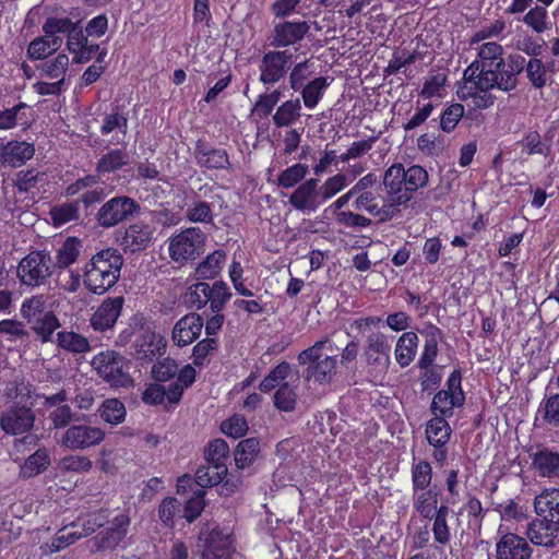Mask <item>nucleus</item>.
Returning <instances> with one entry per match:
<instances>
[{
  "label": "nucleus",
  "mask_w": 559,
  "mask_h": 559,
  "mask_svg": "<svg viewBox=\"0 0 559 559\" xmlns=\"http://www.w3.org/2000/svg\"><path fill=\"white\" fill-rule=\"evenodd\" d=\"M525 70L526 78L535 88L547 84V70L538 58L526 60L520 53L503 58V48L496 41L483 44L477 58L463 71L456 95L461 100H469L477 109L493 106L496 96L492 90L509 93L516 88L519 75Z\"/></svg>",
  "instance_id": "obj_1"
},
{
  "label": "nucleus",
  "mask_w": 559,
  "mask_h": 559,
  "mask_svg": "<svg viewBox=\"0 0 559 559\" xmlns=\"http://www.w3.org/2000/svg\"><path fill=\"white\" fill-rule=\"evenodd\" d=\"M428 178L427 170L420 165L405 168L403 164L394 163L384 171L382 183L394 217L401 212V206L406 205L428 183Z\"/></svg>",
  "instance_id": "obj_2"
},
{
  "label": "nucleus",
  "mask_w": 559,
  "mask_h": 559,
  "mask_svg": "<svg viewBox=\"0 0 559 559\" xmlns=\"http://www.w3.org/2000/svg\"><path fill=\"white\" fill-rule=\"evenodd\" d=\"M124 259L118 249L106 248L90 259L83 270V283L93 294L103 295L120 278Z\"/></svg>",
  "instance_id": "obj_3"
},
{
  "label": "nucleus",
  "mask_w": 559,
  "mask_h": 559,
  "mask_svg": "<svg viewBox=\"0 0 559 559\" xmlns=\"http://www.w3.org/2000/svg\"><path fill=\"white\" fill-rule=\"evenodd\" d=\"M328 344L331 345V341L326 336L298 354L299 365L307 366L304 371L305 380L322 385L331 383L334 379L337 368L336 356L321 358L322 350Z\"/></svg>",
  "instance_id": "obj_4"
},
{
  "label": "nucleus",
  "mask_w": 559,
  "mask_h": 559,
  "mask_svg": "<svg viewBox=\"0 0 559 559\" xmlns=\"http://www.w3.org/2000/svg\"><path fill=\"white\" fill-rule=\"evenodd\" d=\"M91 366L96 374L112 388H124L133 382L130 360L116 350L99 352L92 358Z\"/></svg>",
  "instance_id": "obj_5"
},
{
  "label": "nucleus",
  "mask_w": 559,
  "mask_h": 559,
  "mask_svg": "<svg viewBox=\"0 0 559 559\" xmlns=\"http://www.w3.org/2000/svg\"><path fill=\"white\" fill-rule=\"evenodd\" d=\"M462 378L461 369L454 368L445 381V388L435 392L429 407L433 416H443L448 419L454 415V408L464 406L466 394L462 386Z\"/></svg>",
  "instance_id": "obj_6"
},
{
  "label": "nucleus",
  "mask_w": 559,
  "mask_h": 559,
  "mask_svg": "<svg viewBox=\"0 0 559 559\" xmlns=\"http://www.w3.org/2000/svg\"><path fill=\"white\" fill-rule=\"evenodd\" d=\"M53 270L55 263L50 253L34 250L19 262L16 275L22 285L38 287L49 283Z\"/></svg>",
  "instance_id": "obj_7"
},
{
  "label": "nucleus",
  "mask_w": 559,
  "mask_h": 559,
  "mask_svg": "<svg viewBox=\"0 0 559 559\" xmlns=\"http://www.w3.org/2000/svg\"><path fill=\"white\" fill-rule=\"evenodd\" d=\"M293 53L288 49L265 51L258 66L259 82L266 90L284 82L293 66Z\"/></svg>",
  "instance_id": "obj_8"
},
{
  "label": "nucleus",
  "mask_w": 559,
  "mask_h": 559,
  "mask_svg": "<svg viewBox=\"0 0 559 559\" xmlns=\"http://www.w3.org/2000/svg\"><path fill=\"white\" fill-rule=\"evenodd\" d=\"M362 356L369 372L384 378L391 365V337L380 331L370 333Z\"/></svg>",
  "instance_id": "obj_9"
},
{
  "label": "nucleus",
  "mask_w": 559,
  "mask_h": 559,
  "mask_svg": "<svg viewBox=\"0 0 559 559\" xmlns=\"http://www.w3.org/2000/svg\"><path fill=\"white\" fill-rule=\"evenodd\" d=\"M194 483L203 490L221 485V495L231 496L240 486L241 479L228 473L227 465L207 463L195 471Z\"/></svg>",
  "instance_id": "obj_10"
},
{
  "label": "nucleus",
  "mask_w": 559,
  "mask_h": 559,
  "mask_svg": "<svg viewBox=\"0 0 559 559\" xmlns=\"http://www.w3.org/2000/svg\"><path fill=\"white\" fill-rule=\"evenodd\" d=\"M451 436V426L443 416H433L425 425L426 440L432 447L431 459L440 468L447 464Z\"/></svg>",
  "instance_id": "obj_11"
},
{
  "label": "nucleus",
  "mask_w": 559,
  "mask_h": 559,
  "mask_svg": "<svg viewBox=\"0 0 559 559\" xmlns=\"http://www.w3.org/2000/svg\"><path fill=\"white\" fill-rule=\"evenodd\" d=\"M140 210L139 203L127 195L114 197L106 201L95 215L103 228H111L133 216Z\"/></svg>",
  "instance_id": "obj_12"
},
{
  "label": "nucleus",
  "mask_w": 559,
  "mask_h": 559,
  "mask_svg": "<svg viewBox=\"0 0 559 559\" xmlns=\"http://www.w3.org/2000/svg\"><path fill=\"white\" fill-rule=\"evenodd\" d=\"M166 338L151 330H142L134 338L131 345V355L136 360L152 362L154 359L162 357L166 353Z\"/></svg>",
  "instance_id": "obj_13"
},
{
  "label": "nucleus",
  "mask_w": 559,
  "mask_h": 559,
  "mask_svg": "<svg viewBox=\"0 0 559 559\" xmlns=\"http://www.w3.org/2000/svg\"><path fill=\"white\" fill-rule=\"evenodd\" d=\"M105 436V431L99 427L78 424L68 427L61 444L72 451L85 450L100 444Z\"/></svg>",
  "instance_id": "obj_14"
},
{
  "label": "nucleus",
  "mask_w": 559,
  "mask_h": 559,
  "mask_svg": "<svg viewBox=\"0 0 559 559\" xmlns=\"http://www.w3.org/2000/svg\"><path fill=\"white\" fill-rule=\"evenodd\" d=\"M202 559H231L235 552L234 539L230 533L214 527L209 533H201Z\"/></svg>",
  "instance_id": "obj_15"
},
{
  "label": "nucleus",
  "mask_w": 559,
  "mask_h": 559,
  "mask_svg": "<svg viewBox=\"0 0 559 559\" xmlns=\"http://www.w3.org/2000/svg\"><path fill=\"white\" fill-rule=\"evenodd\" d=\"M35 416L33 411L26 406H12L0 417V426L5 433L22 435L34 426Z\"/></svg>",
  "instance_id": "obj_16"
},
{
  "label": "nucleus",
  "mask_w": 559,
  "mask_h": 559,
  "mask_svg": "<svg viewBox=\"0 0 559 559\" xmlns=\"http://www.w3.org/2000/svg\"><path fill=\"white\" fill-rule=\"evenodd\" d=\"M320 182L318 178L306 179L292 192L288 203L297 211L302 213H313L321 207L317 185Z\"/></svg>",
  "instance_id": "obj_17"
},
{
  "label": "nucleus",
  "mask_w": 559,
  "mask_h": 559,
  "mask_svg": "<svg viewBox=\"0 0 559 559\" xmlns=\"http://www.w3.org/2000/svg\"><path fill=\"white\" fill-rule=\"evenodd\" d=\"M310 26L306 21H285L274 26L271 46L284 48L301 41Z\"/></svg>",
  "instance_id": "obj_18"
},
{
  "label": "nucleus",
  "mask_w": 559,
  "mask_h": 559,
  "mask_svg": "<svg viewBox=\"0 0 559 559\" xmlns=\"http://www.w3.org/2000/svg\"><path fill=\"white\" fill-rule=\"evenodd\" d=\"M205 235L199 227H190L177 234V262L194 260L203 251Z\"/></svg>",
  "instance_id": "obj_19"
},
{
  "label": "nucleus",
  "mask_w": 559,
  "mask_h": 559,
  "mask_svg": "<svg viewBox=\"0 0 559 559\" xmlns=\"http://www.w3.org/2000/svg\"><path fill=\"white\" fill-rule=\"evenodd\" d=\"M381 195L374 191H367L357 194L353 206L357 211H366L368 214L377 218L378 223H386L394 217L393 209L390 207L388 200L383 199L382 204H379Z\"/></svg>",
  "instance_id": "obj_20"
},
{
  "label": "nucleus",
  "mask_w": 559,
  "mask_h": 559,
  "mask_svg": "<svg viewBox=\"0 0 559 559\" xmlns=\"http://www.w3.org/2000/svg\"><path fill=\"white\" fill-rule=\"evenodd\" d=\"M194 157L202 168L223 170L231 167L229 155L225 148L212 147L200 140L194 148Z\"/></svg>",
  "instance_id": "obj_21"
},
{
  "label": "nucleus",
  "mask_w": 559,
  "mask_h": 559,
  "mask_svg": "<svg viewBox=\"0 0 559 559\" xmlns=\"http://www.w3.org/2000/svg\"><path fill=\"white\" fill-rule=\"evenodd\" d=\"M123 302L124 299L121 296L104 300L90 320L92 328L96 331L111 329L121 313Z\"/></svg>",
  "instance_id": "obj_22"
},
{
  "label": "nucleus",
  "mask_w": 559,
  "mask_h": 559,
  "mask_svg": "<svg viewBox=\"0 0 559 559\" xmlns=\"http://www.w3.org/2000/svg\"><path fill=\"white\" fill-rule=\"evenodd\" d=\"M153 237V229L142 222L131 224L121 237L119 243L127 252H139L147 248Z\"/></svg>",
  "instance_id": "obj_23"
},
{
  "label": "nucleus",
  "mask_w": 559,
  "mask_h": 559,
  "mask_svg": "<svg viewBox=\"0 0 559 559\" xmlns=\"http://www.w3.org/2000/svg\"><path fill=\"white\" fill-rule=\"evenodd\" d=\"M13 187L19 194H25L24 199L34 203L46 181V174L35 168L20 170L13 178Z\"/></svg>",
  "instance_id": "obj_24"
},
{
  "label": "nucleus",
  "mask_w": 559,
  "mask_h": 559,
  "mask_svg": "<svg viewBox=\"0 0 559 559\" xmlns=\"http://www.w3.org/2000/svg\"><path fill=\"white\" fill-rule=\"evenodd\" d=\"M497 559H530L532 549L525 538L504 534L496 546Z\"/></svg>",
  "instance_id": "obj_25"
},
{
  "label": "nucleus",
  "mask_w": 559,
  "mask_h": 559,
  "mask_svg": "<svg viewBox=\"0 0 559 559\" xmlns=\"http://www.w3.org/2000/svg\"><path fill=\"white\" fill-rule=\"evenodd\" d=\"M35 154V146L25 141H10L0 148V163L16 168L29 160Z\"/></svg>",
  "instance_id": "obj_26"
},
{
  "label": "nucleus",
  "mask_w": 559,
  "mask_h": 559,
  "mask_svg": "<svg viewBox=\"0 0 559 559\" xmlns=\"http://www.w3.org/2000/svg\"><path fill=\"white\" fill-rule=\"evenodd\" d=\"M534 509L539 518L559 530V489L545 490L534 499Z\"/></svg>",
  "instance_id": "obj_27"
},
{
  "label": "nucleus",
  "mask_w": 559,
  "mask_h": 559,
  "mask_svg": "<svg viewBox=\"0 0 559 559\" xmlns=\"http://www.w3.org/2000/svg\"><path fill=\"white\" fill-rule=\"evenodd\" d=\"M204 321L198 313H189L177 321V346L182 347L193 343L201 335Z\"/></svg>",
  "instance_id": "obj_28"
},
{
  "label": "nucleus",
  "mask_w": 559,
  "mask_h": 559,
  "mask_svg": "<svg viewBox=\"0 0 559 559\" xmlns=\"http://www.w3.org/2000/svg\"><path fill=\"white\" fill-rule=\"evenodd\" d=\"M558 531L554 524L543 518H538L528 524L526 534L534 545L550 548L555 546Z\"/></svg>",
  "instance_id": "obj_29"
},
{
  "label": "nucleus",
  "mask_w": 559,
  "mask_h": 559,
  "mask_svg": "<svg viewBox=\"0 0 559 559\" xmlns=\"http://www.w3.org/2000/svg\"><path fill=\"white\" fill-rule=\"evenodd\" d=\"M418 344L419 337L414 331L404 332L399 336L394 347V357L401 368H406L414 361Z\"/></svg>",
  "instance_id": "obj_30"
},
{
  "label": "nucleus",
  "mask_w": 559,
  "mask_h": 559,
  "mask_svg": "<svg viewBox=\"0 0 559 559\" xmlns=\"http://www.w3.org/2000/svg\"><path fill=\"white\" fill-rule=\"evenodd\" d=\"M532 465L540 477H559V452L539 449L532 455Z\"/></svg>",
  "instance_id": "obj_31"
},
{
  "label": "nucleus",
  "mask_w": 559,
  "mask_h": 559,
  "mask_svg": "<svg viewBox=\"0 0 559 559\" xmlns=\"http://www.w3.org/2000/svg\"><path fill=\"white\" fill-rule=\"evenodd\" d=\"M301 102L298 97L283 102L272 116L274 126L278 129L290 127L301 117Z\"/></svg>",
  "instance_id": "obj_32"
},
{
  "label": "nucleus",
  "mask_w": 559,
  "mask_h": 559,
  "mask_svg": "<svg viewBox=\"0 0 559 559\" xmlns=\"http://www.w3.org/2000/svg\"><path fill=\"white\" fill-rule=\"evenodd\" d=\"M226 260V252L217 249L205 257L194 270V278L200 282L214 280L221 273L222 265Z\"/></svg>",
  "instance_id": "obj_33"
},
{
  "label": "nucleus",
  "mask_w": 559,
  "mask_h": 559,
  "mask_svg": "<svg viewBox=\"0 0 559 559\" xmlns=\"http://www.w3.org/2000/svg\"><path fill=\"white\" fill-rule=\"evenodd\" d=\"M50 465L49 451L46 448H40L31 454L20 466L19 476L23 479H28L45 472Z\"/></svg>",
  "instance_id": "obj_34"
},
{
  "label": "nucleus",
  "mask_w": 559,
  "mask_h": 559,
  "mask_svg": "<svg viewBox=\"0 0 559 559\" xmlns=\"http://www.w3.org/2000/svg\"><path fill=\"white\" fill-rule=\"evenodd\" d=\"M329 85L326 76H316L301 87L298 92H300L305 107L314 109L322 100Z\"/></svg>",
  "instance_id": "obj_35"
},
{
  "label": "nucleus",
  "mask_w": 559,
  "mask_h": 559,
  "mask_svg": "<svg viewBox=\"0 0 559 559\" xmlns=\"http://www.w3.org/2000/svg\"><path fill=\"white\" fill-rule=\"evenodd\" d=\"M260 453V440L258 438H247L239 441L235 451L234 460L238 469H245L251 466Z\"/></svg>",
  "instance_id": "obj_36"
},
{
  "label": "nucleus",
  "mask_w": 559,
  "mask_h": 559,
  "mask_svg": "<svg viewBox=\"0 0 559 559\" xmlns=\"http://www.w3.org/2000/svg\"><path fill=\"white\" fill-rule=\"evenodd\" d=\"M438 498L439 492L436 486L424 490L418 489L417 493L413 492V508L421 518L432 520Z\"/></svg>",
  "instance_id": "obj_37"
},
{
  "label": "nucleus",
  "mask_w": 559,
  "mask_h": 559,
  "mask_svg": "<svg viewBox=\"0 0 559 559\" xmlns=\"http://www.w3.org/2000/svg\"><path fill=\"white\" fill-rule=\"evenodd\" d=\"M352 180L347 175L337 173L317 185L318 198L321 206L349 186Z\"/></svg>",
  "instance_id": "obj_38"
},
{
  "label": "nucleus",
  "mask_w": 559,
  "mask_h": 559,
  "mask_svg": "<svg viewBox=\"0 0 559 559\" xmlns=\"http://www.w3.org/2000/svg\"><path fill=\"white\" fill-rule=\"evenodd\" d=\"M432 465L425 459L413 457L411 466L412 489L417 493L418 489H427L432 481Z\"/></svg>",
  "instance_id": "obj_39"
},
{
  "label": "nucleus",
  "mask_w": 559,
  "mask_h": 559,
  "mask_svg": "<svg viewBox=\"0 0 559 559\" xmlns=\"http://www.w3.org/2000/svg\"><path fill=\"white\" fill-rule=\"evenodd\" d=\"M523 154L527 156L543 155L545 158L551 154V143L543 141L537 130H530L518 142Z\"/></svg>",
  "instance_id": "obj_40"
},
{
  "label": "nucleus",
  "mask_w": 559,
  "mask_h": 559,
  "mask_svg": "<svg viewBox=\"0 0 559 559\" xmlns=\"http://www.w3.org/2000/svg\"><path fill=\"white\" fill-rule=\"evenodd\" d=\"M62 38H49L44 36L33 39L27 47V56L32 60H44L51 53L56 52L62 45Z\"/></svg>",
  "instance_id": "obj_41"
},
{
  "label": "nucleus",
  "mask_w": 559,
  "mask_h": 559,
  "mask_svg": "<svg viewBox=\"0 0 559 559\" xmlns=\"http://www.w3.org/2000/svg\"><path fill=\"white\" fill-rule=\"evenodd\" d=\"M207 293H210V285L198 281L187 287L185 294H182V304L188 309L200 310L209 302Z\"/></svg>",
  "instance_id": "obj_42"
},
{
  "label": "nucleus",
  "mask_w": 559,
  "mask_h": 559,
  "mask_svg": "<svg viewBox=\"0 0 559 559\" xmlns=\"http://www.w3.org/2000/svg\"><path fill=\"white\" fill-rule=\"evenodd\" d=\"M167 400L171 405L175 403V382H170L168 386L160 383H151L142 393V401L147 405H159Z\"/></svg>",
  "instance_id": "obj_43"
},
{
  "label": "nucleus",
  "mask_w": 559,
  "mask_h": 559,
  "mask_svg": "<svg viewBox=\"0 0 559 559\" xmlns=\"http://www.w3.org/2000/svg\"><path fill=\"white\" fill-rule=\"evenodd\" d=\"M82 242L75 237H69L56 252L55 267L67 269L73 264L81 252Z\"/></svg>",
  "instance_id": "obj_44"
},
{
  "label": "nucleus",
  "mask_w": 559,
  "mask_h": 559,
  "mask_svg": "<svg viewBox=\"0 0 559 559\" xmlns=\"http://www.w3.org/2000/svg\"><path fill=\"white\" fill-rule=\"evenodd\" d=\"M98 413L105 423L117 426L126 419L127 409L120 400L107 399L102 403Z\"/></svg>",
  "instance_id": "obj_45"
},
{
  "label": "nucleus",
  "mask_w": 559,
  "mask_h": 559,
  "mask_svg": "<svg viewBox=\"0 0 559 559\" xmlns=\"http://www.w3.org/2000/svg\"><path fill=\"white\" fill-rule=\"evenodd\" d=\"M332 218L337 226L354 231L369 228L373 224L371 218L353 211L337 212Z\"/></svg>",
  "instance_id": "obj_46"
},
{
  "label": "nucleus",
  "mask_w": 559,
  "mask_h": 559,
  "mask_svg": "<svg viewBox=\"0 0 559 559\" xmlns=\"http://www.w3.org/2000/svg\"><path fill=\"white\" fill-rule=\"evenodd\" d=\"M309 166L302 163H296L285 168L277 177V186L284 189H290L305 181Z\"/></svg>",
  "instance_id": "obj_47"
},
{
  "label": "nucleus",
  "mask_w": 559,
  "mask_h": 559,
  "mask_svg": "<svg viewBox=\"0 0 559 559\" xmlns=\"http://www.w3.org/2000/svg\"><path fill=\"white\" fill-rule=\"evenodd\" d=\"M129 163V155L121 148H115L104 154L96 165L98 174L112 173Z\"/></svg>",
  "instance_id": "obj_48"
},
{
  "label": "nucleus",
  "mask_w": 559,
  "mask_h": 559,
  "mask_svg": "<svg viewBox=\"0 0 559 559\" xmlns=\"http://www.w3.org/2000/svg\"><path fill=\"white\" fill-rule=\"evenodd\" d=\"M448 82V75L443 72H430L425 78L423 87L419 92V97L423 99H431L435 97H442L444 87Z\"/></svg>",
  "instance_id": "obj_49"
},
{
  "label": "nucleus",
  "mask_w": 559,
  "mask_h": 559,
  "mask_svg": "<svg viewBox=\"0 0 559 559\" xmlns=\"http://www.w3.org/2000/svg\"><path fill=\"white\" fill-rule=\"evenodd\" d=\"M210 309L212 312H222L226 304L230 300L233 294L230 288L224 281H216L210 286V293H207Z\"/></svg>",
  "instance_id": "obj_50"
},
{
  "label": "nucleus",
  "mask_w": 559,
  "mask_h": 559,
  "mask_svg": "<svg viewBox=\"0 0 559 559\" xmlns=\"http://www.w3.org/2000/svg\"><path fill=\"white\" fill-rule=\"evenodd\" d=\"M58 345L72 353L82 354L90 350V343L86 337L72 331H62L57 334Z\"/></svg>",
  "instance_id": "obj_51"
},
{
  "label": "nucleus",
  "mask_w": 559,
  "mask_h": 559,
  "mask_svg": "<svg viewBox=\"0 0 559 559\" xmlns=\"http://www.w3.org/2000/svg\"><path fill=\"white\" fill-rule=\"evenodd\" d=\"M229 280L233 284L236 293L242 297H253V283L246 284V280L243 278V267L241 263L237 260H233L229 269H228Z\"/></svg>",
  "instance_id": "obj_52"
},
{
  "label": "nucleus",
  "mask_w": 559,
  "mask_h": 559,
  "mask_svg": "<svg viewBox=\"0 0 559 559\" xmlns=\"http://www.w3.org/2000/svg\"><path fill=\"white\" fill-rule=\"evenodd\" d=\"M311 74L312 70L309 60H302L295 64L293 63L287 74L289 87L294 92H298L310 81L309 79Z\"/></svg>",
  "instance_id": "obj_53"
},
{
  "label": "nucleus",
  "mask_w": 559,
  "mask_h": 559,
  "mask_svg": "<svg viewBox=\"0 0 559 559\" xmlns=\"http://www.w3.org/2000/svg\"><path fill=\"white\" fill-rule=\"evenodd\" d=\"M274 406L281 412H293L297 404V393L289 383H282L274 393Z\"/></svg>",
  "instance_id": "obj_54"
},
{
  "label": "nucleus",
  "mask_w": 559,
  "mask_h": 559,
  "mask_svg": "<svg viewBox=\"0 0 559 559\" xmlns=\"http://www.w3.org/2000/svg\"><path fill=\"white\" fill-rule=\"evenodd\" d=\"M204 459L207 463L227 465L229 459L227 442L221 438L210 441L204 449Z\"/></svg>",
  "instance_id": "obj_55"
},
{
  "label": "nucleus",
  "mask_w": 559,
  "mask_h": 559,
  "mask_svg": "<svg viewBox=\"0 0 559 559\" xmlns=\"http://www.w3.org/2000/svg\"><path fill=\"white\" fill-rule=\"evenodd\" d=\"M419 59L417 50L397 49L392 53L388 66L384 68L385 75L397 73L403 67L415 63Z\"/></svg>",
  "instance_id": "obj_56"
},
{
  "label": "nucleus",
  "mask_w": 559,
  "mask_h": 559,
  "mask_svg": "<svg viewBox=\"0 0 559 559\" xmlns=\"http://www.w3.org/2000/svg\"><path fill=\"white\" fill-rule=\"evenodd\" d=\"M80 201L66 202L50 210V216L57 226L79 218Z\"/></svg>",
  "instance_id": "obj_57"
},
{
  "label": "nucleus",
  "mask_w": 559,
  "mask_h": 559,
  "mask_svg": "<svg viewBox=\"0 0 559 559\" xmlns=\"http://www.w3.org/2000/svg\"><path fill=\"white\" fill-rule=\"evenodd\" d=\"M59 326L60 322L51 311H47L41 317L33 320V330L41 337L43 342H48Z\"/></svg>",
  "instance_id": "obj_58"
},
{
  "label": "nucleus",
  "mask_w": 559,
  "mask_h": 559,
  "mask_svg": "<svg viewBox=\"0 0 559 559\" xmlns=\"http://www.w3.org/2000/svg\"><path fill=\"white\" fill-rule=\"evenodd\" d=\"M464 106L461 103H452L448 105L440 115V128L443 132L450 133L454 131L457 123L464 116Z\"/></svg>",
  "instance_id": "obj_59"
},
{
  "label": "nucleus",
  "mask_w": 559,
  "mask_h": 559,
  "mask_svg": "<svg viewBox=\"0 0 559 559\" xmlns=\"http://www.w3.org/2000/svg\"><path fill=\"white\" fill-rule=\"evenodd\" d=\"M76 22L69 17H47L43 24V32L51 39L62 38L60 35H67Z\"/></svg>",
  "instance_id": "obj_60"
},
{
  "label": "nucleus",
  "mask_w": 559,
  "mask_h": 559,
  "mask_svg": "<svg viewBox=\"0 0 559 559\" xmlns=\"http://www.w3.org/2000/svg\"><path fill=\"white\" fill-rule=\"evenodd\" d=\"M69 63V57L66 53H59L53 59L43 62L38 69L45 76L59 80L64 78Z\"/></svg>",
  "instance_id": "obj_61"
},
{
  "label": "nucleus",
  "mask_w": 559,
  "mask_h": 559,
  "mask_svg": "<svg viewBox=\"0 0 559 559\" xmlns=\"http://www.w3.org/2000/svg\"><path fill=\"white\" fill-rule=\"evenodd\" d=\"M186 216L193 223H213V211L210 203L201 200H194L191 202L186 211Z\"/></svg>",
  "instance_id": "obj_62"
},
{
  "label": "nucleus",
  "mask_w": 559,
  "mask_h": 559,
  "mask_svg": "<svg viewBox=\"0 0 559 559\" xmlns=\"http://www.w3.org/2000/svg\"><path fill=\"white\" fill-rule=\"evenodd\" d=\"M205 490L198 488L193 491L192 496L185 502L183 506V518L192 523L197 520L205 507Z\"/></svg>",
  "instance_id": "obj_63"
},
{
  "label": "nucleus",
  "mask_w": 559,
  "mask_h": 559,
  "mask_svg": "<svg viewBox=\"0 0 559 559\" xmlns=\"http://www.w3.org/2000/svg\"><path fill=\"white\" fill-rule=\"evenodd\" d=\"M538 413L542 414L545 423L559 426V394H552L544 399Z\"/></svg>",
  "instance_id": "obj_64"
}]
</instances>
